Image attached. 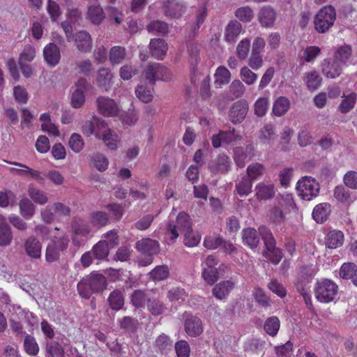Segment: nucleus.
Listing matches in <instances>:
<instances>
[{"instance_id": "nucleus-38", "label": "nucleus", "mask_w": 357, "mask_h": 357, "mask_svg": "<svg viewBox=\"0 0 357 357\" xmlns=\"http://www.w3.org/2000/svg\"><path fill=\"white\" fill-rule=\"evenodd\" d=\"M20 213L25 219H31L36 211V206L27 198L22 199L20 203Z\"/></svg>"}, {"instance_id": "nucleus-32", "label": "nucleus", "mask_w": 357, "mask_h": 357, "mask_svg": "<svg viewBox=\"0 0 357 357\" xmlns=\"http://www.w3.org/2000/svg\"><path fill=\"white\" fill-rule=\"evenodd\" d=\"M352 56V49L350 45H344L338 47L333 55V59L340 63L342 65L345 64Z\"/></svg>"}, {"instance_id": "nucleus-42", "label": "nucleus", "mask_w": 357, "mask_h": 357, "mask_svg": "<svg viewBox=\"0 0 357 357\" xmlns=\"http://www.w3.org/2000/svg\"><path fill=\"white\" fill-rule=\"evenodd\" d=\"M87 282L92 291L96 292L102 291L107 285L105 278L102 274L99 273L93 274Z\"/></svg>"}, {"instance_id": "nucleus-57", "label": "nucleus", "mask_w": 357, "mask_h": 357, "mask_svg": "<svg viewBox=\"0 0 357 357\" xmlns=\"http://www.w3.org/2000/svg\"><path fill=\"white\" fill-rule=\"evenodd\" d=\"M24 347L26 353L31 356L36 355L38 353V345L36 340L31 336L28 335L25 337Z\"/></svg>"}, {"instance_id": "nucleus-60", "label": "nucleus", "mask_w": 357, "mask_h": 357, "mask_svg": "<svg viewBox=\"0 0 357 357\" xmlns=\"http://www.w3.org/2000/svg\"><path fill=\"white\" fill-rule=\"evenodd\" d=\"M175 351L178 357H189L190 348L185 340H180L175 344Z\"/></svg>"}, {"instance_id": "nucleus-19", "label": "nucleus", "mask_w": 357, "mask_h": 357, "mask_svg": "<svg viewBox=\"0 0 357 357\" xmlns=\"http://www.w3.org/2000/svg\"><path fill=\"white\" fill-rule=\"evenodd\" d=\"M258 20L264 27H271L276 19L275 10L269 6H263L258 13Z\"/></svg>"}, {"instance_id": "nucleus-46", "label": "nucleus", "mask_w": 357, "mask_h": 357, "mask_svg": "<svg viewBox=\"0 0 357 357\" xmlns=\"http://www.w3.org/2000/svg\"><path fill=\"white\" fill-rule=\"evenodd\" d=\"M356 102V95L354 93H351L347 96H344V98L338 106V110L342 114H347L354 107Z\"/></svg>"}, {"instance_id": "nucleus-17", "label": "nucleus", "mask_w": 357, "mask_h": 357, "mask_svg": "<svg viewBox=\"0 0 357 357\" xmlns=\"http://www.w3.org/2000/svg\"><path fill=\"white\" fill-rule=\"evenodd\" d=\"M168 50L167 43L160 38L151 39L149 44V51L155 59L162 60Z\"/></svg>"}, {"instance_id": "nucleus-33", "label": "nucleus", "mask_w": 357, "mask_h": 357, "mask_svg": "<svg viewBox=\"0 0 357 357\" xmlns=\"http://www.w3.org/2000/svg\"><path fill=\"white\" fill-rule=\"evenodd\" d=\"M243 241L250 248H256L259 243V236L256 229L247 228L243 231Z\"/></svg>"}, {"instance_id": "nucleus-47", "label": "nucleus", "mask_w": 357, "mask_h": 357, "mask_svg": "<svg viewBox=\"0 0 357 357\" xmlns=\"http://www.w3.org/2000/svg\"><path fill=\"white\" fill-rule=\"evenodd\" d=\"M280 322L278 317H271L266 319L264 324L265 331L271 336H275L280 329Z\"/></svg>"}, {"instance_id": "nucleus-26", "label": "nucleus", "mask_w": 357, "mask_h": 357, "mask_svg": "<svg viewBox=\"0 0 357 357\" xmlns=\"http://www.w3.org/2000/svg\"><path fill=\"white\" fill-rule=\"evenodd\" d=\"M325 241L328 248H337L342 246L344 241V234L340 230H332L327 234Z\"/></svg>"}, {"instance_id": "nucleus-8", "label": "nucleus", "mask_w": 357, "mask_h": 357, "mask_svg": "<svg viewBox=\"0 0 357 357\" xmlns=\"http://www.w3.org/2000/svg\"><path fill=\"white\" fill-rule=\"evenodd\" d=\"M96 105L98 112L104 116L114 117L121 111L119 104L107 96H99L96 99Z\"/></svg>"}, {"instance_id": "nucleus-56", "label": "nucleus", "mask_w": 357, "mask_h": 357, "mask_svg": "<svg viewBox=\"0 0 357 357\" xmlns=\"http://www.w3.org/2000/svg\"><path fill=\"white\" fill-rule=\"evenodd\" d=\"M147 30L154 33L165 34L168 32V25L162 21H153L147 25Z\"/></svg>"}, {"instance_id": "nucleus-22", "label": "nucleus", "mask_w": 357, "mask_h": 357, "mask_svg": "<svg viewBox=\"0 0 357 357\" xmlns=\"http://www.w3.org/2000/svg\"><path fill=\"white\" fill-rule=\"evenodd\" d=\"M340 277L345 280H351L353 284L357 287V266L354 263H344L339 271Z\"/></svg>"}, {"instance_id": "nucleus-53", "label": "nucleus", "mask_w": 357, "mask_h": 357, "mask_svg": "<svg viewBox=\"0 0 357 357\" xmlns=\"http://www.w3.org/2000/svg\"><path fill=\"white\" fill-rule=\"evenodd\" d=\"M240 77L242 81L248 85L254 84L258 77L257 75L247 66H244L241 69Z\"/></svg>"}, {"instance_id": "nucleus-24", "label": "nucleus", "mask_w": 357, "mask_h": 357, "mask_svg": "<svg viewBox=\"0 0 357 357\" xmlns=\"http://www.w3.org/2000/svg\"><path fill=\"white\" fill-rule=\"evenodd\" d=\"M185 330L190 336L196 337L199 335L203 331L202 321L196 317L190 316L185 321Z\"/></svg>"}, {"instance_id": "nucleus-9", "label": "nucleus", "mask_w": 357, "mask_h": 357, "mask_svg": "<svg viewBox=\"0 0 357 357\" xmlns=\"http://www.w3.org/2000/svg\"><path fill=\"white\" fill-rule=\"evenodd\" d=\"M218 261L212 256H208L202 263V275L208 284H212L219 278L218 269L216 268Z\"/></svg>"}, {"instance_id": "nucleus-23", "label": "nucleus", "mask_w": 357, "mask_h": 357, "mask_svg": "<svg viewBox=\"0 0 357 357\" xmlns=\"http://www.w3.org/2000/svg\"><path fill=\"white\" fill-rule=\"evenodd\" d=\"M234 287V284L229 280L222 281L217 284L213 289V295L218 300L227 298Z\"/></svg>"}, {"instance_id": "nucleus-50", "label": "nucleus", "mask_w": 357, "mask_h": 357, "mask_svg": "<svg viewBox=\"0 0 357 357\" xmlns=\"http://www.w3.org/2000/svg\"><path fill=\"white\" fill-rule=\"evenodd\" d=\"M84 141L78 133H73L68 141L69 147L76 153H79L84 148Z\"/></svg>"}, {"instance_id": "nucleus-15", "label": "nucleus", "mask_w": 357, "mask_h": 357, "mask_svg": "<svg viewBox=\"0 0 357 357\" xmlns=\"http://www.w3.org/2000/svg\"><path fill=\"white\" fill-rule=\"evenodd\" d=\"M72 229L74 232L73 241L75 243L78 244L79 242L77 238L79 237H86L93 228L89 222L79 219L74 221Z\"/></svg>"}, {"instance_id": "nucleus-28", "label": "nucleus", "mask_w": 357, "mask_h": 357, "mask_svg": "<svg viewBox=\"0 0 357 357\" xmlns=\"http://www.w3.org/2000/svg\"><path fill=\"white\" fill-rule=\"evenodd\" d=\"M105 15L102 8L98 4L91 5L88 8L86 18L94 24H100Z\"/></svg>"}, {"instance_id": "nucleus-1", "label": "nucleus", "mask_w": 357, "mask_h": 357, "mask_svg": "<svg viewBox=\"0 0 357 357\" xmlns=\"http://www.w3.org/2000/svg\"><path fill=\"white\" fill-rule=\"evenodd\" d=\"M96 124V137L100 139L110 150H116L120 144V137L102 119L93 116Z\"/></svg>"}, {"instance_id": "nucleus-58", "label": "nucleus", "mask_w": 357, "mask_h": 357, "mask_svg": "<svg viewBox=\"0 0 357 357\" xmlns=\"http://www.w3.org/2000/svg\"><path fill=\"white\" fill-rule=\"evenodd\" d=\"M252 187V181L248 178H243L236 184V188L239 195L246 196L251 192Z\"/></svg>"}, {"instance_id": "nucleus-55", "label": "nucleus", "mask_w": 357, "mask_h": 357, "mask_svg": "<svg viewBox=\"0 0 357 357\" xmlns=\"http://www.w3.org/2000/svg\"><path fill=\"white\" fill-rule=\"evenodd\" d=\"M15 202V195L10 190L0 191V207L6 208Z\"/></svg>"}, {"instance_id": "nucleus-13", "label": "nucleus", "mask_w": 357, "mask_h": 357, "mask_svg": "<svg viewBox=\"0 0 357 357\" xmlns=\"http://www.w3.org/2000/svg\"><path fill=\"white\" fill-rule=\"evenodd\" d=\"M9 312L10 313V318L12 321H15L16 319L26 322L30 325H33L36 321L35 317L31 312L22 309L19 305H10L9 307Z\"/></svg>"}, {"instance_id": "nucleus-5", "label": "nucleus", "mask_w": 357, "mask_h": 357, "mask_svg": "<svg viewBox=\"0 0 357 357\" xmlns=\"http://www.w3.org/2000/svg\"><path fill=\"white\" fill-rule=\"evenodd\" d=\"M338 291V286L331 280L324 279L317 282L314 294L317 300L328 303L333 301Z\"/></svg>"}, {"instance_id": "nucleus-30", "label": "nucleus", "mask_w": 357, "mask_h": 357, "mask_svg": "<svg viewBox=\"0 0 357 357\" xmlns=\"http://www.w3.org/2000/svg\"><path fill=\"white\" fill-rule=\"evenodd\" d=\"M214 77V84L216 88H222V86L228 84L231 80V73L225 66L218 67Z\"/></svg>"}, {"instance_id": "nucleus-6", "label": "nucleus", "mask_w": 357, "mask_h": 357, "mask_svg": "<svg viewBox=\"0 0 357 357\" xmlns=\"http://www.w3.org/2000/svg\"><path fill=\"white\" fill-rule=\"evenodd\" d=\"M259 231L266 248L264 257L271 262L275 264H278L283 255L282 251L275 247V242L272 233L264 226L260 227Z\"/></svg>"}, {"instance_id": "nucleus-59", "label": "nucleus", "mask_w": 357, "mask_h": 357, "mask_svg": "<svg viewBox=\"0 0 357 357\" xmlns=\"http://www.w3.org/2000/svg\"><path fill=\"white\" fill-rule=\"evenodd\" d=\"M169 272L167 266H158L150 272V275L155 280H162L168 277Z\"/></svg>"}, {"instance_id": "nucleus-45", "label": "nucleus", "mask_w": 357, "mask_h": 357, "mask_svg": "<svg viewBox=\"0 0 357 357\" xmlns=\"http://www.w3.org/2000/svg\"><path fill=\"white\" fill-rule=\"evenodd\" d=\"M321 54V49L317 46L307 47L301 56V60L303 63H312Z\"/></svg>"}, {"instance_id": "nucleus-20", "label": "nucleus", "mask_w": 357, "mask_h": 357, "mask_svg": "<svg viewBox=\"0 0 357 357\" xmlns=\"http://www.w3.org/2000/svg\"><path fill=\"white\" fill-rule=\"evenodd\" d=\"M190 54L191 82L196 83L197 77L201 73L199 72L198 62L199 61V50L197 46L192 45L188 48Z\"/></svg>"}, {"instance_id": "nucleus-48", "label": "nucleus", "mask_w": 357, "mask_h": 357, "mask_svg": "<svg viewBox=\"0 0 357 357\" xmlns=\"http://www.w3.org/2000/svg\"><path fill=\"white\" fill-rule=\"evenodd\" d=\"M89 222L93 228H98L107 225L108 216L104 212H96L91 214Z\"/></svg>"}, {"instance_id": "nucleus-31", "label": "nucleus", "mask_w": 357, "mask_h": 357, "mask_svg": "<svg viewBox=\"0 0 357 357\" xmlns=\"http://www.w3.org/2000/svg\"><path fill=\"white\" fill-rule=\"evenodd\" d=\"M333 197L338 202L345 205H349L354 201L349 190L343 185H337L334 188Z\"/></svg>"}, {"instance_id": "nucleus-11", "label": "nucleus", "mask_w": 357, "mask_h": 357, "mask_svg": "<svg viewBox=\"0 0 357 357\" xmlns=\"http://www.w3.org/2000/svg\"><path fill=\"white\" fill-rule=\"evenodd\" d=\"M22 247L26 255L31 259L41 257L43 243L36 236H30L25 238Z\"/></svg>"}, {"instance_id": "nucleus-51", "label": "nucleus", "mask_w": 357, "mask_h": 357, "mask_svg": "<svg viewBox=\"0 0 357 357\" xmlns=\"http://www.w3.org/2000/svg\"><path fill=\"white\" fill-rule=\"evenodd\" d=\"M250 49V40L248 38L241 40L236 47V54L239 59L245 60Z\"/></svg>"}, {"instance_id": "nucleus-21", "label": "nucleus", "mask_w": 357, "mask_h": 357, "mask_svg": "<svg viewBox=\"0 0 357 357\" xmlns=\"http://www.w3.org/2000/svg\"><path fill=\"white\" fill-rule=\"evenodd\" d=\"M163 9L166 15L173 18L180 17L185 10L184 6L175 0L164 1Z\"/></svg>"}, {"instance_id": "nucleus-4", "label": "nucleus", "mask_w": 357, "mask_h": 357, "mask_svg": "<svg viewBox=\"0 0 357 357\" xmlns=\"http://www.w3.org/2000/svg\"><path fill=\"white\" fill-rule=\"evenodd\" d=\"M136 249L144 257L138 259L139 266H146L152 263V257L160 252V245L155 240L143 238L136 243Z\"/></svg>"}, {"instance_id": "nucleus-34", "label": "nucleus", "mask_w": 357, "mask_h": 357, "mask_svg": "<svg viewBox=\"0 0 357 357\" xmlns=\"http://www.w3.org/2000/svg\"><path fill=\"white\" fill-rule=\"evenodd\" d=\"M304 80L307 89L314 91L319 87L322 78L318 72L313 70L305 74Z\"/></svg>"}, {"instance_id": "nucleus-35", "label": "nucleus", "mask_w": 357, "mask_h": 357, "mask_svg": "<svg viewBox=\"0 0 357 357\" xmlns=\"http://www.w3.org/2000/svg\"><path fill=\"white\" fill-rule=\"evenodd\" d=\"M289 107V100L285 97L280 96L273 104V113L277 116H282L287 112Z\"/></svg>"}, {"instance_id": "nucleus-63", "label": "nucleus", "mask_w": 357, "mask_h": 357, "mask_svg": "<svg viewBox=\"0 0 357 357\" xmlns=\"http://www.w3.org/2000/svg\"><path fill=\"white\" fill-rule=\"evenodd\" d=\"M137 72L138 71L135 66L130 64H126L121 67L119 70V75L122 79L129 80L136 75Z\"/></svg>"}, {"instance_id": "nucleus-12", "label": "nucleus", "mask_w": 357, "mask_h": 357, "mask_svg": "<svg viewBox=\"0 0 357 357\" xmlns=\"http://www.w3.org/2000/svg\"><path fill=\"white\" fill-rule=\"evenodd\" d=\"M248 111V105L245 100H238L234 102L229 110V117L234 123L243 121Z\"/></svg>"}, {"instance_id": "nucleus-27", "label": "nucleus", "mask_w": 357, "mask_h": 357, "mask_svg": "<svg viewBox=\"0 0 357 357\" xmlns=\"http://www.w3.org/2000/svg\"><path fill=\"white\" fill-rule=\"evenodd\" d=\"M242 31L241 24L237 20H231L225 28V37L227 42L234 43Z\"/></svg>"}, {"instance_id": "nucleus-3", "label": "nucleus", "mask_w": 357, "mask_h": 357, "mask_svg": "<svg viewBox=\"0 0 357 357\" xmlns=\"http://www.w3.org/2000/svg\"><path fill=\"white\" fill-rule=\"evenodd\" d=\"M319 182L311 176H303L297 181L296 192L298 196L305 201H311L319 193Z\"/></svg>"}, {"instance_id": "nucleus-54", "label": "nucleus", "mask_w": 357, "mask_h": 357, "mask_svg": "<svg viewBox=\"0 0 357 357\" xmlns=\"http://www.w3.org/2000/svg\"><path fill=\"white\" fill-rule=\"evenodd\" d=\"M184 243L188 247H194L199 244L201 240V236L197 232H194L190 228L184 233Z\"/></svg>"}, {"instance_id": "nucleus-44", "label": "nucleus", "mask_w": 357, "mask_h": 357, "mask_svg": "<svg viewBox=\"0 0 357 357\" xmlns=\"http://www.w3.org/2000/svg\"><path fill=\"white\" fill-rule=\"evenodd\" d=\"M13 241V234L7 222L0 225V247H7Z\"/></svg>"}, {"instance_id": "nucleus-49", "label": "nucleus", "mask_w": 357, "mask_h": 357, "mask_svg": "<svg viewBox=\"0 0 357 357\" xmlns=\"http://www.w3.org/2000/svg\"><path fill=\"white\" fill-rule=\"evenodd\" d=\"M109 248L105 241H100L93 248L94 256L99 259H105L109 254Z\"/></svg>"}, {"instance_id": "nucleus-41", "label": "nucleus", "mask_w": 357, "mask_h": 357, "mask_svg": "<svg viewBox=\"0 0 357 357\" xmlns=\"http://www.w3.org/2000/svg\"><path fill=\"white\" fill-rule=\"evenodd\" d=\"M279 205L285 212L296 213L297 208L294 203L293 195L291 194H284L280 197L278 201Z\"/></svg>"}, {"instance_id": "nucleus-61", "label": "nucleus", "mask_w": 357, "mask_h": 357, "mask_svg": "<svg viewBox=\"0 0 357 357\" xmlns=\"http://www.w3.org/2000/svg\"><path fill=\"white\" fill-rule=\"evenodd\" d=\"M35 56V49L30 45L26 46L20 55L18 63L31 62L34 59Z\"/></svg>"}, {"instance_id": "nucleus-37", "label": "nucleus", "mask_w": 357, "mask_h": 357, "mask_svg": "<svg viewBox=\"0 0 357 357\" xmlns=\"http://www.w3.org/2000/svg\"><path fill=\"white\" fill-rule=\"evenodd\" d=\"M108 303L112 310H121L124 305V297L122 292L119 290L112 291L108 297Z\"/></svg>"}, {"instance_id": "nucleus-16", "label": "nucleus", "mask_w": 357, "mask_h": 357, "mask_svg": "<svg viewBox=\"0 0 357 357\" xmlns=\"http://www.w3.org/2000/svg\"><path fill=\"white\" fill-rule=\"evenodd\" d=\"M43 56L48 66L52 67L56 66L61 59L59 47L54 43L47 45L43 50Z\"/></svg>"}, {"instance_id": "nucleus-18", "label": "nucleus", "mask_w": 357, "mask_h": 357, "mask_svg": "<svg viewBox=\"0 0 357 357\" xmlns=\"http://www.w3.org/2000/svg\"><path fill=\"white\" fill-rule=\"evenodd\" d=\"M75 43L79 52H89L91 50L92 38L86 31H79L75 33Z\"/></svg>"}, {"instance_id": "nucleus-64", "label": "nucleus", "mask_w": 357, "mask_h": 357, "mask_svg": "<svg viewBox=\"0 0 357 357\" xmlns=\"http://www.w3.org/2000/svg\"><path fill=\"white\" fill-rule=\"evenodd\" d=\"M268 105L267 98H259L255 104V113L258 116H263L266 114Z\"/></svg>"}, {"instance_id": "nucleus-29", "label": "nucleus", "mask_w": 357, "mask_h": 357, "mask_svg": "<svg viewBox=\"0 0 357 357\" xmlns=\"http://www.w3.org/2000/svg\"><path fill=\"white\" fill-rule=\"evenodd\" d=\"M113 74L109 68H101L97 73L96 82L99 87L107 91L112 84Z\"/></svg>"}, {"instance_id": "nucleus-39", "label": "nucleus", "mask_w": 357, "mask_h": 357, "mask_svg": "<svg viewBox=\"0 0 357 357\" xmlns=\"http://www.w3.org/2000/svg\"><path fill=\"white\" fill-rule=\"evenodd\" d=\"M126 48L121 46H114L111 48L109 53V59L112 64H119L126 58Z\"/></svg>"}, {"instance_id": "nucleus-2", "label": "nucleus", "mask_w": 357, "mask_h": 357, "mask_svg": "<svg viewBox=\"0 0 357 357\" xmlns=\"http://www.w3.org/2000/svg\"><path fill=\"white\" fill-rule=\"evenodd\" d=\"M336 11L333 6H323L314 17V29L319 33L327 32L334 24Z\"/></svg>"}, {"instance_id": "nucleus-43", "label": "nucleus", "mask_w": 357, "mask_h": 357, "mask_svg": "<svg viewBox=\"0 0 357 357\" xmlns=\"http://www.w3.org/2000/svg\"><path fill=\"white\" fill-rule=\"evenodd\" d=\"M29 195L34 202L40 205L46 204L48 201L47 194L32 185L29 187Z\"/></svg>"}, {"instance_id": "nucleus-14", "label": "nucleus", "mask_w": 357, "mask_h": 357, "mask_svg": "<svg viewBox=\"0 0 357 357\" xmlns=\"http://www.w3.org/2000/svg\"><path fill=\"white\" fill-rule=\"evenodd\" d=\"M342 71V64L335 59L331 61L326 59L321 63V72L328 78L335 79L338 77Z\"/></svg>"}, {"instance_id": "nucleus-36", "label": "nucleus", "mask_w": 357, "mask_h": 357, "mask_svg": "<svg viewBox=\"0 0 357 357\" xmlns=\"http://www.w3.org/2000/svg\"><path fill=\"white\" fill-rule=\"evenodd\" d=\"M255 190L257 197L261 199H271L275 192L273 184L259 183Z\"/></svg>"}, {"instance_id": "nucleus-10", "label": "nucleus", "mask_w": 357, "mask_h": 357, "mask_svg": "<svg viewBox=\"0 0 357 357\" xmlns=\"http://www.w3.org/2000/svg\"><path fill=\"white\" fill-rule=\"evenodd\" d=\"M89 84L86 79H79L72 87L71 105L73 108H80L85 102L84 92L87 90Z\"/></svg>"}, {"instance_id": "nucleus-25", "label": "nucleus", "mask_w": 357, "mask_h": 357, "mask_svg": "<svg viewBox=\"0 0 357 357\" xmlns=\"http://www.w3.org/2000/svg\"><path fill=\"white\" fill-rule=\"evenodd\" d=\"M331 212V206L328 203L317 204L313 209L312 217L318 223L325 222Z\"/></svg>"}, {"instance_id": "nucleus-52", "label": "nucleus", "mask_w": 357, "mask_h": 357, "mask_svg": "<svg viewBox=\"0 0 357 357\" xmlns=\"http://www.w3.org/2000/svg\"><path fill=\"white\" fill-rule=\"evenodd\" d=\"M235 16L242 22H249L253 19L254 13L249 6H243L235 11Z\"/></svg>"}, {"instance_id": "nucleus-40", "label": "nucleus", "mask_w": 357, "mask_h": 357, "mask_svg": "<svg viewBox=\"0 0 357 357\" xmlns=\"http://www.w3.org/2000/svg\"><path fill=\"white\" fill-rule=\"evenodd\" d=\"M135 95L142 102H150L153 99V89H148L142 84H138L135 88Z\"/></svg>"}, {"instance_id": "nucleus-7", "label": "nucleus", "mask_w": 357, "mask_h": 357, "mask_svg": "<svg viewBox=\"0 0 357 357\" xmlns=\"http://www.w3.org/2000/svg\"><path fill=\"white\" fill-rule=\"evenodd\" d=\"M191 228L190 216L184 212H181L175 220H171L168 225L167 235L174 241L178 238L180 233L184 234Z\"/></svg>"}, {"instance_id": "nucleus-62", "label": "nucleus", "mask_w": 357, "mask_h": 357, "mask_svg": "<svg viewBox=\"0 0 357 357\" xmlns=\"http://www.w3.org/2000/svg\"><path fill=\"white\" fill-rule=\"evenodd\" d=\"M156 73V80L168 81L171 79L172 74L169 70L160 63H153Z\"/></svg>"}]
</instances>
